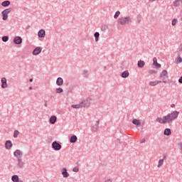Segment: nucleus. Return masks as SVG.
I'll use <instances>...</instances> for the list:
<instances>
[{
	"instance_id": "f257e3e1",
	"label": "nucleus",
	"mask_w": 182,
	"mask_h": 182,
	"mask_svg": "<svg viewBox=\"0 0 182 182\" xmlns=\"http://www.w3.org/2000/svg\"><path fill=\"white\" fill-rule=\"evenodd\" d=\"M132 22H133V18L130 16L120 17L117 21V23H119V25H122V26L130 25Z\"/></svg>"
},
{
	"instance_id": "f03ea898",
	"label": "nucleus",
	"mask_w": 182,
	"mask_h": 182,
	"mask_svg": "<svg viewBox=\"0 0 182 182\" xmlns=\"http://www.w3.org/2000/svg\"><path fill=\"white\" fill-rule=\"evenodd\" d=\"M178 114H180V112L178 111H173L170 114H168L166 116V122L167 123H173V121L176 120L177 117H178Z\"/></svg>"
},
{
	"instance_id": "7ed1b4c3",
	"label": "nucleus",
	"mask_w": 182,
	"mask_h": 182,
	"mask_svg": "<svg viewBox=\"0 0 182 182\" xmlns=\"http://www.w3.org/2000/svg\"><path fill=\"white\" fill-rule=\"evenodd\" d=\"M12 7H10L9 9H6L1 12L3 21H6L8 19V14H11V12H12Z\"/></svg>"
},
{
	"instance_id": "20e7f679",
	"label": "nucleus",
	"mask_w": 182,
	"mask_h": 182,
	"mask_svg": "<svg viewBox=\"0 0 182 182\" xmlns=\"http://www.w3.org/2000/svg\"><path fill=\"white\" fill-rule=\"evenodd\" d=\"M167 77H168V73H167V70H164L160 74V79L162 80L163 83H167V81H166Z\"/></svg>"
},
{
	"instance_id": "39448f33",
	"label": "nucleus",
	"mask_w": 182,
	"mask_h": 182,
	"mask_svg": "<svg viewBox=\"0 0 182 182\" xmlns=\"http://www.w3.org/2000/svg\"><path fill=\"white\" fill-rule=\"evenodd\" d=\"M51 147L53 149L55 150V151H59V150L62 149V145L59 144L57 141H54L52 144Z\"/></svg>"
},
{
	"instance_id": "423d86ee",
	"label": "nucleus",
	"mask_w": 182,
	"mask_h": 182,
	"mask_svg": "<svg viewBox=\"0 0 182 182\" xmlns=\"http://www.w3.org/2000/svg\"><path fill=\"white\" fill-rule=\"evenodd\" d=\"M14 157H16V159H17V160H19V159H22V157L23 156V152H22V151H21L19 149H16L14 152Z\"/></svg>"
},
{
	"instance_id": "0eeeda50",
	"label": "nucleus",
	"mask_w": 182,
	"mask_h": 182,
	"mask_svg": "<svg viewBox=\"0 0 182 182\" xmlns=\"http://www.w3.org/2000/svg\"><path fill=\"white\" fill-rule=\"evenodd\" d=\"M90 98H87L80 103L82 107H89L90 106Z\"/></svg>"
},
{
	"instance_id": "6e6552de",
	"label": "nucleus",
	"mask_w": 182,
	"mask_h": 182,
	"mask_svg": "<svg viewBox=\"0 0 182 182\" xmlns=\"http://www.w3.org/2000/svg\"><path fill=\"white\" fill-rule=\"evenodd\" d=\"M14 45H21L22 43V38L21 36H16L13 39Z\"/></svg>"
},
{
	"instance_id": "1a4fd4ad",
	"label": "nucleus",
	"mask_w": 182,
	"mask_h": 182,
	"mask_svg": "<svg viewBox=\"0 0 182 182\" xmlns=\"http://www.w3.org/2000/svg\"><path fill=\"white\" fill-rule=\"evenodd\" d=\"M158 123H160L161 124H166L167 123V118L166 116H164L163 118L161 117H157L156 119Z\"/></svg>"
},
{
	"instance_id": "9d476101",
	"label": "nucleus",
	"mask_w": 182,
	"mask_h": 182,
	"mask_svg": "<svg viewBox=\"0 0 182 182\" xmlns=\"http://www.w3.org/2000/svg\"><path fill=\"white\" fill-rule=\"evenodd\" d=\"M100 120L96 121L95 124L93 125V126L91 127V131H92V132H94V133L97 132V130H99V123H100Z\"/></svg>"
},
{
	"instance_id": "9b49d317",
	"label": "nucleus",
	"mask_w": 182,
	"mask_h": 182,
	"mask_svg": "<svg viewBox=\"0 0 182 182\" xmlns=\"http://www.w3.org/2000/svg\"><path fill=\"white\" fill-rule=\"evenodd\" d=\"M25 167V162L22 161V159H17V168H23Z\"/></svg>"
},
{
	"instance_id": "f8f14e48",
	"label": "nucleus",
	"mask_w": 182,
	"mask_h": 182,
	"mask_svg": "<svg viewBox=\"0 0 182 182\" xmlns=\"http://www.w3.org/2000/svg\"><path fill=\"white\" fill-rule=\"evenodd\" d=\"M1 88L2 89H6L8 87V82L6 81V78L5 77L1 78Z\"/></svg>"
},
{
	"instance_id": "ddd939ff",
	"label": "nucleus",
	"mask_w": 182,
	"mask_h": 182,
	"mask_svg": "<svg viewBox=\"0 0 182 182\" xmlns=\"http://www.w3.org/2000/svg\"><path fill=\"white\" fill-rule=\"evenodd\" d=\"M12 146H14V144L11 140L6 141L5 149H6V150H11V149H12Z\"/></svg>"
},
{
	"instance_id": "4468645a",
	"label": "nucleus",
	"mask_w": 182,
	"mask_h": 182,
	"mask_svg": "<svg viewBox=\"0 0 182 182\" xmlns=\"http://www.w3.org/2000/svg\"><path fill=\"white\" fill-rule=\"evenodd\" d=\"M42 52V47H36L33 50V55L34 56H38L39 53Z\"/></svg>"
},
{
	"instance_id": "2eb2a0df",
	"label": "nucleus",
	"mask_w": 182,
	"mask_h": 182,
	"mask_svg": "<svg viewBox=\"0 0 182 182\" xmlns=\"http://www.w3.org/2000/svg\"><path fill=\"white\" fill-rule=\"evenodd\" d=\"M61 174L64 178H68V177H69V173H68V169H66V168H63Z\"/></svg>"
},
{
	"instance_id": "dca6fc26",
	"label": "nucleus",
	"mask_w": 182,
	"mask_h": 182,
	"mask_svg": "<svg viewBox=\"0 0 182 182\" xmlns=\"http://www.w3.org/2000/svg\"><path fill=\"white\" fill-rule=\"evenodd\" d=\"M38 38H45V36H46V32L45 31V30L41 29L38 32Z\"/></svg>"
},
{
	"instance_id": "f3484780",
	"label": "nucleus",
	"mask_w": 182,
	"mask_h": 182,
	"mask_svg": "<svg viewBox=\"0 0 182 182\" xmlns=\"http://www.w3.org/2000/svg\"><path fill=\"white\" fill-rule=\"evenodd\" d=\"M56 85L57 86H62L63 85V78L58 77L56 80Z\"/></svg>"
},
{
	"instance_id": "a211bd4d",
	"label": "nucleus",
	"mask_w": 182,
	"mask_h": 182,
	"mask_svg": "<svg viewBox=\"0 0 182 182\" xmlns=\"http://www.w3.org/2000/svg\"><path fill=\"white\" fill-rule=\"evenodd\" d=\"M153 62L154 66H156V68H161V65L157 63V58L156 57L153 58Z\"/></svg>"
},
{
	"instance_id": "6ab92c4d",
	"label": "nucleus",
	"mask_w": 182,
	"mask_h": 182,
	"mask_svg": "<svg viewBox=\"0 0 182 182\" xmlns=\"http://www.w3.org/2000/svg\"><path fill=\"white\" fill-rule=\"evenodd\" d=\"M129 75H130V73H129V71L125 70L122 73L121 77H123V79H126V77H129Z\"/></svg>"
},
{
	"instance_id": "aec40b11",
	"label": "nucleus",
	"mask_w": 182,
	"mask_h": 182,
	"mask_svg": "<svg viewBox=\"0 0 182 182\" xmlns=\"http://www.w3.org/2000/svg\"><path fill=\"white\" fill-rule=\"evenodd\" d=\"M132 124H135V126H137L138 127H140L141 126V123L140 122V120L134 119L132 120Z\"/></svg>"
},
{
	"instance_id": "412c9836",
	"label": "nucleus",
	"mask_w": 182,
	"mask_h": 182,
	"mask_svg": "<svg viewBox=\"0 0 182 182\" xmlns=\"http://www.w3.org/2000/svg\"><path fill=\"white\" fill-rule=\"evenodd\" d=\"M58 119V118L56 117V116H51L50 117V124H55L56 123V120Z\"/></svg>"
},
{
	"instance_id": "4be33fe9",
	"label": "nucleus",
	"mask_w": 182,
	"mask_h": 182,
	"mask_svg": "<svg viewBox=\"0 0 182 182\" xmlns=\"http://www.w3.org/2000/svg\"><path fill=\"white\" fill-rule=\"evenodd\" d=\"M77 141V136L76 135H73L70 138V143H76Z\"/></svg>"
},
{
	"instance_id": "5701e85b",
	"label": "nucleus",
	"mask_w": 182,
	"mask_h": 182,
	"mask_svg": "<svg viewBox=\"0 0 182 182\" xmlns=\"http://www.w3.org/2000/svg\"><path fill=\"white\" fill-rule=\"evenodd\" d=\"M164 136H170L171 134V129L170 128H166L164 131Z\"/></svg>"
},
{
	"instance_id": "b1692460",
	"label": "nucleus",
	"mask_w": 182,
	"mask_h": 182,
	"mask_svg": "<svg viewBox=\"0 0 182 182\" xmlns=\"http://www.w3.org/2000/svg\"><path fill=\"white\" fill-rule=\"evenodd\" d=\"M11 5V1L9 0H6L1 3V6H4V8H6Z\"/></svg>"
},
{
	"instance_id": "393cba45",
	"label": "nucleus",
	"mask_w": 182,
	"mask_h": 182,
	"mask_svg": "<svg viewBox=\"0 0 182 182\" xmlns=\"http://www.w3.org/2000/svg\"><path fill=\"white\" fill-rule=\"evenodd\" d=\"M159 83H161V80L151 81L149 82V86H157Z\"/></svg>"
},
{
	"instance_id": "a878e982",
	"label": "nucleus",
	"mask_w": 182,
	"mask_h": 182,
	"mask_svg": "<svg viewBox=\"0 0 182 182\" xmlns=\"http://www.w3.org/2000/svg\"><path fill=\"white\" fill-rule=\"evenodd\" d=\"M144 65H146V63L141 60L138 61L137 66L138 68H144Z\"/></svg>"
},
{
	"instance_id": "bb28decb",
	"label": "nucleus",
	"mask_w": 182,
	"mask_h": 182,
	"mask_svg": "<svg viewBox=\"0 0 182 182\" xmlns=\"http://www.w3.org/2000/svg\"><path fill=\"white\" fill-rule=\"evenodd\" d=\"M11 181H14V182L19 181V176H18V175H14L11 177Z\"/></svg>"
},
{
	"instance_id": "cd10ccee",
	"label": "nucleus",
	"mask_w": 182,
	"mask_h": 182,
	"mask_svg": "<svg viewBox=\"0 0 182 182\" xmlns=\"http://www.w3.org/2000/svg\"><path fill=\"white\" fill-rule=\"evenodd\" d=\"M107 29H109V26L106 24L101 26V31H102V32H105V31H107Z\"/></svg>"
},
{
	"instance_id": "c85d7f7f",
	"label": "nucleus",
	"mask_w": 182,
	"mask_h": 182,
	"mask_svg": "<svg viewBox=\"0 0 182 182\" xmlns=\"http://www.w3.org/2000/svg\"><path fill=\"white\" fill-rule=\"evenodd\" d=\"M94 36L95 38V42H99V37L100 36V34L99 33V32H95L94 33Z\"/></svg>"
},
{
	"instance_id": "c756f323",
	"label": "nucleus",
	"mask_w": 182,
	"mask_h": 182,
	"mask_svg": "<svg viewBox=\"0 0 182 182\" xmlns=\"http://www.w3.org/2000/svg\"><path fill=\"white\" fill-rule=\"evenodd\" d=\"M182 4V1L181 0H176L173 2V6H179V5Z\"/></svg>"
},
{
	"instance_id": "7c9ffc66",
	"label": "nucleus",
	"mask_w": 182,
	"mask_h": 182,
	"mask_svg": "<svg viewBox=\"0 0 182 182\" xmlns=\"http://www.w3.org/2000/svg\"><path fill=\"white\" fill-rule=\"evenodd\" d=\"M71 107H73V109H82L80 104L73 105H71Z\"/></svg>"
},
{
	"instance_id": "2f4dec72",
	"label": "nucleus",
	"mask_w": 182,
	"mask_h": 182,
	"mask_svg": "<svg viewBox=\"0 0 182 182\" xmlns=\"http://www.w3.org/2000/svg\"><path fill=\"white\" fill-rule=\"evenodd\" d=\"M82 75L84 77H89V71L85 70L82 71Z\"/></svg>"
},
{
	"instance_id": "473e14b6",
	"label": "nucleus",
	"mask_w": 182,
	"mask_h": 182,
	"mask_svg": "<svg viewBox=\"0 0 182 182\" xmlns=\"http://www.w3.org/2000/svg\"><path fill=\"white\" fill-rule=\"evenodd\" d=\"M178 22V20L177 18H174L172 20L171 25L172 26H176Z\"/></svg>"
},
{
	"instance_id": "72a5a7b5",
	"label": "nucleus",
	"mask_w": 182,
	"mask_h": 182,
	"mask_svg": "<svg viewBox=\"0 0 182 182\" xmlns=\"http://www.w3.org/2000/svg\"><path fill=\"white\" fill-rule=\"evenodd\" d=\"M1 40L3 42H8V41H9V36H4L1 38Z\"/></svg>"
},
{
	"instance_id": "f704fd0d",
	"label": "nucleus",
	"mask_w": 182,
	"mask_h": 182,
	"mask_svg": "<svg viewBox=\"0 0 182 182\" xmlns=\"http://www.w3.org/2000/svg\"><path fill=\"white\" fill-rule=\"evenodd\" d=\"M177 53H178V55H181V53H182V43L178 46Z\"/></svg>"
},
{
	"instance_id": "c9c22d12",
	"label": "nucleus",
	"mask_w": 182,
	"mask_h": 182,
	"mask_svg": "<svg viewBox=\"0 0 182 182\" xmlns=\"http://www.w3.org/2000/svg\"><path fill=\"white\" fill-rule=\"evenodd\" d=\"M164 163V159H159V163H158L159 168H160V167H161V166H163Z\"/></svg>"
},
{
	"instance_id": "e433bc0d",
	"label": "nucleus",
	"mask_w": 182,
	"mask_h": 182,
	"mask_svg": "<svg viewBox=\"0 0 182 182\" xmlns=\"http://www.w3.org/2000/svg\"><path fill=\"white\" fill-rule=\"evenodd\" d=\"M55 93H63V89H62V87L55 89Z\"/></svg>"
},
{
	"instance_id": "4c0bfd02",
	"label": "nucleus",
	"mask_w": 182,
	"mask_h": 182,
	"mask_svg": "<svg viewBox=\"0 0 182 182\" xmlns=\"http://www.w3.org/2000/svg\"><path fill=\"white\" fill-rule=\"evenodd\" d=\"M119 16H120V11H116L115 14L114 15V19H117V18H119Z\"/></svg>"
},
{
	"instance_id": "58836bf2",
	"label": "nucleus",
	"mask_w": 182,
	"mask_h": 182,
	"mask_svg": "<svg viewBox=\"0 0 182 182\" xmlns=\"http://www.w3.org/2000/svg\"><path fill=\"white\" fill-rule=\"evenodd\" d=\"M18 136H19V131L15 130L14 132V139H16V137H18Z\"/></svg>"
},
{
	"instance_id": "ea45409f",
	"label": "nucleus",
	"mask_w": 182,
	"mask_h": 182,
	"mask_svg": "<svg viewBox=\"0 0 182 182\" xmlns=\"http://www.w3.org/2000/svg\"><path fill=\"white\" fill-rule=\"evenodd\" d=\"M148 73H149V75H154V74L157 73V71L154 70H149L148 71Z\"/></svg>"
},
{
	"instance_id": "a19ab883",
	"label": "nucleus",
	"mask_w": 182,
	"mask_h": 182,
	"mask_svg": "<svg viewBox=\"0 0 182 182\" xmlns=\"http://www.w3.org/2000/svg\"><path fill=\"white\" fill-rule=\"evenodd\" d=\"M181 62H182V58H181V57L178 56L176 58V63H181Z\"/></svg>"
},
{
	"instance_id": "79ce46f5",
	"label": "nucleus",
	"mask_w": 182,
	"mask_h": 182,
	"mask_svg": "<svg viewBox=\"0 0 182 182\" xmlns=\"http://www.w3.org/2000/svg\"><path fill=\"white\" fill-rule=\"evenodd\" d=\"M73 171L74 173H79V168H78V167H74V168H73Z\"/></svg>"
},
{
	"instance_id": "37998d69",
	"label": "nucleus",
	"mask_w": 182,
	"mask_h": 182,
	"mask_svg": "<svg viewBox=\"0 0 182 182\" xmlns=\"http://www.w3.org/2000/svg\"><path fill=\"white\" fill-rule=\"evenodd\" d=\"M170 83L172 85V86H177V82L174 80H171Z\"/></svg>"
},
{
	"instance_id": "c03bdc74",
	"label": "nucleus",
	"mask_w": 182,
	"mask_h": 182,
	"mask_svg": "<svg viewBox=\"0 0 182 182\" xmlns=\"http://www.w3.org/2000/svg\"><path fill=\"white\" fill-rule=\"evenodd\" d=\"M178 146H179V149L181 150V151H182V142H179L178 144Z\"/></svg>"
},
{
	"instance_id": "a18cd8bd",
	"label": "nucleus",
	"mask_w": 182,
	"mask_h": 182,
	"mask_svg": "<svg viewBox=\"0 0 182 182\" xmlns=\"http://www.w3.org/2000/svg\"><path fill=\"white\" fill-rule=\"evenodd\" d=\"M137 22H138V23H140L141 22V18L139 17L137 18Z\"/></svg>"
},
{
	"instance_id": "49530a36",
	"label": "nucleus",
	"mask_w": 182,
	"mask_h": 182,
	"mask_svg": "<svg viewBox=\"0 0 182 182\" xmlns=\"http://www.w3.org/2000/svg\"><path fill=\"white\" fill-rule=\"evenodd\" d=\"M140 143H146V139H142L141 141H140Z\"/></svg>"
},
{
	"instance_id": "de8ad7c7",
	"label": "nucleus",
	"mask_w": 182,
	"mask_h": 182,
	"mask_svg": "<svg viewBox=\"0 0 182 182\" xmlns=\"http://www.w3.org/2000/svg\"><path fill=\"white\" fill-rule=\"evenodd\" d=\"M178 83L182 84V76L178 79Z\"/></svg>"
},
{
	"instance_id": "09e8293b",
	"label": "nucleus",
	"mask_w": 182,
	"mask_h": 182,
	"mask_svg": "<svg viewBox=\"0 0 182 182\" xmlns=\"http://www.w3.org/2000/svg\"><path fill=\"white\" fill-rule=\"evenodd\" d=\"M44 106H45L46 107H48V101L45 100Z\"/></svg>"
},
{
	"instance_id": "8fccbe9b",
	"label": "nucleus",
	"mask_w": 182,
	"mask_h": 182,
	"mask_svg": "<svg viewBox=\"0 0 182 182\" xmlns=\"http://www.w3.org/2000/svg\"><path fill=\"white\" fill-rule=\"evenodd\" d=\"M104 182H113L112 179H107Z\"/></svg>"
},
{
	"instance_id": "3c124183",
	"label": "nucleus",
	"mask_w": 182,
	"mask_h": 182,
	"mask_svg": "<svg viewBox=\"0 0 182 182\" xmlns=\"http://www.w3.org/2000/svg\"><path fill=\"white\" fill-rule=\"evenodd\" d=\"M171 107H176V105L172 104V105H171Z\"/></svg>"
},
{
	"instance_id": "603ef678",
	"label": "nucleus",
	"mask_w": 182,
	"mask_h": 182,
	"mask_svg": "<svg viewBox=\"0 0 182 182\" xmlns=\"http://www.w3.org/2000/svg\"><path fill=\"white\" fill-rule=\"evenodd\" d=\"M163 157H164L163 160H164V159H166V154H164V155H163Z\"/></svg>"
},
{
	"instance_id": "864d4df0",
	"label": "nucleus",
	"mask_w": 182,
	"mask_h": 182,
	"mask_svg": "<svg viewBox=\"0 0 182 182\" xmlns=\"http://www.w3.org/2000/svg\"><path fill=\"white\" fill-rule=\"evenodd\" d=\"M117 143L120 144V139H117Z\"/></svg>"
},
{
	"instance_id": "5fc2aeb1",
	"label": "nucleus",
	"mask_w": 182,
	"mask_h": 182,
	"mask_svg": "<svg viewBox=\"0 0 182 182\" xmlns=\"http://www.w3.org/2000/svg\"><path fill=\"white\" fill-rule=\"evenodd\" d=\"M29 82H33V78H31V79L29 80Z\"/></svg>"
},
{
	"instance_id": "6e6d98bb",
	"label": "nucleus",
	"mask_w": 182,
	"mask_h": 182,
	"mask_svg": "<svg viewBox=\"0 0 182 182\" xmlns=\"http://www.w3.org/2000/svg\"><path fill=\"white\" fill-rule=\"evenodd\" d=\"M150 1V2H154V1H156V0H149Z\"/></svg>"
},
{
	"instance_id": "4d7b16f0",
	"label": "nucleus",
	"mask_w": 182,
	"mask_h": 182,
	"mask_svg": "<svg viewBox=\"0 0 182 182\" xmlns=\"http://www.w3.org/2000/svg\"><path fill=\"white\" fill-rule=\"evenodd\" d=\"M32 89H33L32 87H29V90H32Z\"/></svg>"
},
{
	"instance_id": "13d9d810",
	"label": "nucleus",
	"mask_w": 182,
	"mask_h": 182,
	"mask_svg": "<svg viewBox=\"0 0 182 182\" xmlns=\"http://www.w3.org/2000/svg\"><path fill=\"white\" fill-rule=\"evenodd\" d=\"M17 182H23V181H19V180H18Z\"/></svg>"
}]
</instances>
